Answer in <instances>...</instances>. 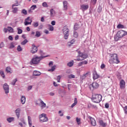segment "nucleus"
Returning a JSON list of instances; mask_svg holds the SVG:
<instances>
[{"mask_svg": "<svg viewBox=\"0 0 127 127\" xmlns=\"http://www.w3.org/2000/svg\"><path fill=\"white\" fill-rule=\"evenodd\" d=\"M80 119H79L78 117L76 118V122L78 125H80L81 123H80Z\"/></svg>", "mask_w": 127, "mask_h": 127, "instance_id": "52", "label": "nucleus"}, {"mask_svg": "<svg viewBox=\"0 0 127 127\" xmlns=\"http://www.w3.org/2000/svg\"><path fill=\"white\" fill-rule=\"evenodd\" d=\"M28 121L29 127H32V121L31 120V117H30V116H28Z\"/></svg>", "mask_w": 127, "mask_h": 127, "instance_id": "21", "label": "nucleus"}, {"mask_svg": "<svg viewBox=\"0 0 127 127\" xmlns=\"http://www.w3.org/2000/svg\"><path fill=\"white\" fill-rule=\"evenodd\" d=\"M80 8L83 10V11H85V10H87L88 8H89V5L88 4H82L80 6Z\"/></svg>", "mask_w": 127, "mask_h": 127, "instance_id": "12", "label": "nucleus"}, {"mask_svg": "<svg viewBox=\"0 0 127 127\" xmlns=\"http://www.w3.org/2000/svg\"><path fill=\"white\" fill-rule=\"evenodd\" d=\"M53 65V62H50L49 64V66H52Z\"/></svg>", "mask_w": 127, "mask_h": 127, "instance_id": "63", "label": "nucleus"}, {"mask_svg": "<svg viewBox=\"0 0 127 127\" xmlns=\"http://www.w3.org/2000/svg\"><path fill=\"white\" fill-rule=\"evenodd\" d=\"M88 119H89L92 126H93V127H96V126L97 125V123H96V120H95V119L91 116H89Z\"/></svg>", "mask_w": 127, "mask_h": 127, "instance_id": "10", "label": "nucleus"}, {"mask_svg": "<svg viewBox=\"0 0 127 127\" xmlns=\"http://www.w3.org/2000/svg\"><path fill=\"white\" fill-rule=\"evenodd\" d=\"M43 6L44 7H48V4H47V3L46 2H44L42 3Z\"/></svg>", "mask_w": 127, "mask_h": 127, "instance_id": "46", "label": "nucleus"}, {"mask_svg": "<svg viewBox=\"0 0 127 127\" xmlns=\"http://www.w3.org/2000/svg\"><path fill=\"white\" fill-rule=\"evenodd\" d=\"M64 39L66 40L68 39V37H69V33L68 32H65L64 33Z\"/></svg>", "mask_w": 127, "mask_h": 127, "instance_id": "27", "label": "nucleus"}, {"mask_svg": "<svg viewBox=\"0 0 127 127\" xmlns=\"http://www.w3.org/2000/svg\"><path fill=\"white\" fill-rule=\"evenodd\" d=\"M25 101H26L25 96H22L21 98V103L22 104V105H24L25 104Z\"/></svg>", "mask_w": 127, "mask_h": 127, "instance_id": "25", "label": "nucleus"}, {"mask_svg": "<svg viewBox=\"0 0 127 127\" xmlns=\"http://www.w3.org/2000/svg\"><path fill=\"white\" fill-rule=\"evenodd\" d=\"M102 98L103 96L101 94H94L92 95L91 100L93 103L99 104L102 101Z\"/></svg>", "mask_w": 127, "mask_h": 127, "instance_id": "2", "label": "nucleus"}, {"mask_svg": "<svg viewBox=\"0 0 127 127\" xmlns=\"http://www.w3.org/2000/svg\"><path fill=\"white\" fill-rule=\"evenodd\" d=\"M39 119L41 123H45V122H48V117H47L46 114L43 113L39 115Z\"/></svg>", "mask_w": 127, "mask_h": 127, "instance_id": "5", "label": "nucleus"}, {"mask_svg": "<svg viewBox=\"0 0 127 127\" xmlns=\"http://www.w3.org/2000/svg\"><path fill=\"white\" fill-rule=\"evenodd\" d=\"M55 13V11L53 9L50 10V15L53 16V15Z\"/></svg>", "mask_w": 127, "mask_h": 127, "instance_id": "35", "label": "nucleus"}, {"mask_svg": "<svg viewBox=\"0 0 127 127\" xmlns=\"http://www.w3.org/2000/svg\"><path fill=\"white\" fill-rule=\"evenodd\" d=\"M63 4H64V8L65 9H67V4H68L67 1H63Z\"/></svg>", "mask_w": 127, "mask_h": 127, "instance_id": "31", "label": "nucleus"}, {"mask_svg": "<svg viewBox=\"0 0 127 127\" xmlns=\"http://www.w3.org/2000/svg\"><path fill=\"white\" fill-rule=\"evenodd\" d=\"M21 110L20 109L18 108L15 111V113L16 114V116L17 118V119H19V117H20V112Z\"/></svg>", "mask_w": 127, "mask_h": 127, "instance_id": "13", "label": "nucleus"}, {"mask_svg": "<svg viewBox=\"0 0 127 127\" xmlns=\"http://www.w3.org/2000/svg\"><path fill=\"white\" fill-rule=\"evenodd\" d=\"M91 2L92 3V4L95 5L96 3H97V0H91Z\"/></svg>", "mask_w": 127, "mask_h": 127, "instance_id": "47", "label": "nucleus"}, {"mask_svg": "<svg viewBox=\"0 0 127 127\" xmlns=\"http://www.w3.org/2000/svg\"><path fill=\"white\" fill-rule=\"evenodd\" d=\"M38 51V49L37 48V47L35 46V44H33L32 46V50H31V53L32 54H35V53H36Z\"/></svg>", "mask_w": 127, "mask_h": 127, "instance_id": "9", "label": "nucleus"}, {"mask_svg": "<svg viewBox=\"0 0 127 127\" xmlns=\"http://www.w3.org/2000/svg\"><path fill=\"white\" fill-rule=\"evenodd\" d=\"M3 31L4 32H7V31H8L9 32H13V29L11 27H8L7 29L6 28H4L3 29Z\"/></svg>", "mask_w": 127, "mask_h": 127, "instance_id": "15", "label": "nucleus"}, {"mask_svg": "<svg viewBox=\"0 0 127 127\" xmlns=\"http://www.w3.org/2000/svg\"><path fill=\"white\" fill-rule=\"evenodd\" d=\"M0 75L3 78V79H4L5 78V75H4V72H3V70H0Z\"/></svg>", "mask_w": 127, "mask_h": 127, "instance_id": "29", "label": "nucleus"}, {"mask_svg": "<svg viewBox=\"0 0 127 127\" xmlns=\"http://www.w3.org/2000/svg\"><path fill=\"white\" fill-rule=\"evenodd\" d=\"M40 103H41V108L42 110H43V109L44 108L46 107V104L45 103H44V102H43V101H42V100H41Z\"/></svg>", "mask_w": 127, "mask_h": 127, "instance_id": "24", "label": "nucleus"}, {"mask_svg": "<svg viewBox=\"0 0 127 127\" xmlns=\"http://www.w3.org/2000/svg\"><path fill=\"white\" fill-rule=\"evenodd\" d=\"M8 39H9V40H11L12 41V40H13V38L12 37V36H9L8 37Z\"/></svg>", "mask_w": 127, "mask_h": 127, "instance_id": "61", "label": "nucleus"}, {"mask_svg": "<svg viewBox=\"0 0 127 127\" xmlns=\"http://www.w3.org/2000/svg\"><path fill=\"white\" fill-rule=\"evenodd\" d=\"M33 76H35L36 77H37V76H40V75H41V72L37 70H35L33 73Z\"/></svg>", "mask_w": 127, "mask_h": 127, "instance_id": "18", "label": "nucleus"}, {"mask_svg": "<svg viewBox=\"0 0 127 127\" xmlns=\"http://www.w3.org/2000/svg\"><path fill=\"white\" fill-rule=\"evenodd\" d=\"M105 67H106V65L104 64H102L101 65V69H104Z\"/></svg>", "mask_w": 127, "mask_h": 127, "instance_id": "58", "label": "nucleus"}, {"mask_svg": "<svg viewBox=\"0 0 127 127\" xmlns=\"http://www.w3.org/2000/svg\"><path fill=\"white\" fill-rule=\"evenodd\" d=\"M67 45L68 47H71V46H72V44H71V43L70 42H68Z\"/></svg>", "mask_w": 127, "mask_h": 127, "instance_id": "56", "label": "nucleus"}, {"mask_svg": "<svg viewBox=\"0 0 127 127\" xmlns=\"http://www.w3.org/2000/svg\"><path fill=\"white\" fill-rule=\"evenodd\" d=\"M75 30H78L79 29V24L78 23H75L74 25Z\"/></svg>", "mask_w": 127, "mask_h": 127, "instance_id": "38", "label": "nucleus"}, {"mask_svg": "<svg viewBox=\"0 0 127 127\" xmlns=\"http://www.w3.org/2000/svg\"><path fill=\"white\" fill-rule=\"evenodd\" d=\"M110 60L112 63H115L116 64H119L120 63V60H119V57L117 54H110Z\"/></svg>", "mask_w": 127, "mask_h": 127, "instance_id": "3", "label": "nucleus"}, {"mask_svg": "<svg viewBox=\"0 0 127 127\" xmlns=\"http://www.w3.org/2000/svg\"><path fill=\"white\" fill-rule=\"evenodd\" d=\"M86 77H88V73H86L83 74V75H81V79L82 80H84V79L86 78Z\"/></svg>", "mask_w": 127, "mask_h": 127, "instance_id": "32", "label": "nucleus"}, {"mask_svg": "<svg viewBox=\"0 0 127 127\" xmlns=\"http://www.w3.org/2000/svg\"><path fill=\"white\" fill-rule=\"evenodd\" d=\"M35 8H36V5H34L31 6L30 9L32 10H34V9H35Z\"/></svg>", "mask_w": 127, "mask_h": 127, "instance_id": "48", "label": "nucleus"}, {"mask_svg": "<svg viewBox=\"0 0 127 127\" xmlns=\"http://www.w3.org/2000/svg\"><path fill=\"white\" fill-rule=\"evenodd\" d=\"M120 86L121 89H124L126 86V82H125L124 80H121L120 82Z\"/></svg>", "mask_w": 127, "mask_h": 127, "instance_id": "14", "label": "nucleus"}, {"mask_svg": "<svg viewBox=\"0 0 127 127\" xmlns=\"http://www.w3.org/2000/svg\"><path fill=\"white\" fill-rule=\"evenodd\" d=\"M105 107L106 109H109V108L110 107V105L109 104V103H106Z\"/></svg>", "mask_w": 127, "mask_h": 127, "instance_id": "53", "label": "nucleus"}, {"mask_svg": "<svg viewBox=\"0 0 127 127\" xmlns=\"http://www.w3.org/2000/svg\"><path fill=\"white\" fill-rule=\"evenodd\" d=\"M68 78H69V79H73L75 78V75H73V74H70L68 75Z\"/></svg>", "mask_w": 127, "mask_h": 127, "instance_id": "37", "label": "nucleus"}, {"mask_svg": "<svg viewBox=\"0 0 127 127\" xmlns=\"http://www.w3.org/2000/svg\"><path fill=\"white\" fill-rule=\"evenodd\" d=\"M78 54L79 56V60H84L88 58V55L87 54H84L80 51L78 52Z\"/></svg>", "mask_w": 127, "mask_h": 127, "instance_id": "7", "label": "nucleus"}, {"mask_svg": "<svg viewBox=\"0 0 127 127\" xmlns=\"http://www.w3.org/2000/svg\"><path fill=\"white\" fill-rule=\"evenodd\" d=\"M17 11H18V8L15 7L14 5H12V12L13 13H17Z\"/></svg>", "mask_w": 127, "mask_h": 127, "instance_id": "16", "label": "nucleus"}, {"mask_svg": "<svg viewBox=\"0 0 127 127\" xmlns=\"http://www.w3.org/2000/svg\"><path fill=\"white\" fill-rule=\"evenodd\" d=\"M9 48H10V49H12V48H14V43L11 42L10 44Z\"/></svg>", "mask_w": 127, "mask_h": 127, "instance_id": "36", "label": "nucleus"}, {"mask_svg": "<svg viewBox=\"0 0 127 127\" xmlns=\"http://www.w3.org/2000/svg\"><path fill=\"white\" fill-rule=\"evenodd\" d=\"M87 107L88 109H90L91 108L92 109H97V106L95 105H94L91 103H88L87 105Z\"/></svg>", "mask_w": 127, "mask_h": 127, "instance_id": "23", "label": "nucleus"}, {"mask_svg": "<svg viewBox=\"0 0 127 127\" xmlns=\"http://www.w3.org/2000/svg\"><path fill=\"white\" fill-rule=\"evenodd\" d=\"M122 108L124 111L125 114H126V115H127V106H125V107H122Z\"/></svg>", "mask_w": 127, "mask_h": 127, "instance_id": "41", "label": "nucleus"}, {"mask_svg": "<svg viewBox=\"0 0 127 127\" xmlns=\"http://www.w3.org/2000/svg\"><path fill=\"white\" fill-rule=\"evenodd\" d=\"M99 125H100V126H101V127H107V123H104V121H103V120L99 121Z\"/></svg>", "mask_w": 127, "mask_h": 127, "instance_id": "22", "label": "nucleus"}, {"mask_svg": "<svg viewBox=\"0 0 127 127\" xmlns=\"http://www.w3.org/2000/svg\"><path fill=\"white\" fill-rule=\"evenodd\" d=\"M3 89L5 92V94H6V95L9 93V85L7 83H4L3 85Z\"/></svg>", "mask_w": 127, "mask_h": 127, "instance_id": "8", "label": "nucleus"}, {"mask_svg": "<svg viewBox=\"0 0 127 127\" xmlns=\"http://www.w3.org/2000/svg\"><path fill=\"white\" fill-rule=\"evenodd\" d=\"M81 62L82 63V65H86V64H88V61H84Z\"/></svg>", "mask_w": 127, "mask_h": 127, "instance_id": "51", "label": "nucleus"}, {"mask_svg": "<svg viewBox=\"0 0 127 127\" xmlns=\"http://www.w3.org/2000/svg\"><path fill=\"white\" fill-rule=\"evenodd\" d=\"M56 67V65L52 66V68L48 70L49 72H54V71L55 70Z\"/></svg>", "mask_w": 127, "mask_h": 127, "instance_id": "33", "label": "nucleus"}, {"mask_svg": "<svg viewBox=\"0 0 127 127\" xmlns=\"http://www.w3.org/2000/svg\"><path fill=\"white\" fill-rule=\"evenodd\" d=\"M4 46V45L3 44V42H1L0 44V48H2Z\"/></svg>", "mask_w": 127, "mask_h": 127, "instance_id": "57", "label": "nucleus"}, {"mask_svg": "<svg viewBox=\"0 0 127 127\" xmlns=\"http://www.w3.org/2000/svg\"><path fill=\"white\" fill-rule=\"evenodd\" d=\"M31 22H32V19H30V17H28L25 20L24 24L25 25H29V24H31Z\"/></svg>", "mask_w": 127, "mask_h": 127, "instance_id": "11", "label": "nucleus"}, {"mask_svg": "<svg viewBox=\"0 0 127 127\" xmlns=\"http://www.w3.org/2000/svg\"><path fill=\"white\" fill-rule=\"evenodd\" d=\"M52 25H55L56 24V22L55 21H52L51 22Z\"/></svg>", "mask_w": 127, "mask_h": 127, "instance_id": "60", "label": "nucleus"}, {"mask_svg": "<svg viewBox=\"0 0 127 127\" xmlns=\"http://www.w3.org/2000/svg\"><path fill=\"white\" fill-rule=\"evenodd\" d=\"M28 42V41L27 40L25 39L23 42L21 43V45H25V44Z\"/></svg>", "mask_w": 127, "mask_h": 127, "instance_id": "40", "label": "nucleus"}, {"mask_svg": "<svg viewBox=\"0 0 127 127\" xmlns=\"http://www.w3.org/2000/svg\"><path fill=\"white\" fill-rule=\"evenodd\" d=\"M67 66L68 67H72L73 65H74V61H71L69 62H68L67 64Z\"/></svg>", "mask_w": 127, "mask_h": 127, "instance_id": "28", "label": "nucleus"}, {"mask_svg": "<svg viewBox=\"0 0 127 127\" xmlns=\"http://www.w3.org/2000/svg\"><path fill=\"white\" fill-rule=\"evenodd\" d=\"M31 89H32V85H30L28 87V91H30V90H31Z\"/></svg>", "mask_w": 127, "mask_h": 127, "instance_id": "59", "label": "nucleus"}, {"mask_svg": "<svg viewBox=\"0 0 127 127\" xmlns=\"http://www.w3.org/2000/svg\"><path fill=\"white\" fill-rule=\"evenodd\" d=\"M12 5H14L15 6H18V5H19V4L18 3V1L16 0L15 3L14 4H13Z\"/></svg>", "mask_w": 127, "mask_h": 127, "instance_id": "49", "label": "nucleus"}, {"mask_svg": "<svg viewBox=\"0 0 127 127\" xmlns=\"http://www.w3.org/2000/svg\"><path fill=\"white\" fill-rule=\"evenodd\" d=\"M127 35V32L122 33V32H118L116 35L114 36V39L115 41H119L121 38H123L124 36Z\"/></svg>", "mask_w": 127, "mask_h": 127, "instance_id": "4", "label": "nucleus"}, {"mask_svg": "<svg viewBox=\"0 0 127 127\" xmlns=\"http://www.w3.org/2000/svg\"><path fill=\"white\" fill-rule=\"evenodd\" d=\"M63 32H69V30L68 28V26L65 25L63 28Z\"/></svg>", "mask_w": 127, "mask_h": 127, "instance_id": "19", "label": "nucleus"}, {"mask_svg": "<svg viewBox=\"0 0 127 127\" xmlns=\"http://www.w3.org/2000/svg\"><path fill=\"white\" fill-rule=\"evenodd\" d=\"M17 50L19 52L22 51V48L20 47V45L18 46L17 47Z\"/></svg>", "mask_w": 127, "mask_h": 127, "instance_id": "45", "label": "nucleus"}, {"mask_svg": "<svg viewBox=\"0 0 127 127\" xmlns=\"http://www.w3.org/2000/svg\"><path fill=\"white\" fill-rule=\"evenodd\" d=\"M49 30L50 31H53V30H54V27H53L52 25H50L49 27Z\"/></svg>", "mask_w": 127, "mask_h": 127, "instance_id": "43", "label": "nucleus"}, {"mask_svg": "<svg viewBox=\"0 0 127 127\" xmlns=\"http://www.w3.org/2000/svg\"><path fill=\"white\" fill-rule=\"evenodd\" d=\"M49 56H50L49 55H47L46 56H41V57H38L36 56L32 59V60L31 61V63L35 65L39 64V63H40V61H41L42 59H44V58H46V57H49Z\"/></svg>", "mask_w": 127, "mask_h": 127, "instance_id": "1", "label": "nucleus"}, {"mask_svg": "<svg viewBox=\"0 0 127 127\" xmlns=\"http://www.w3.org/2000/svg\"><path fill=\"white\" fill-rule=\"evenodd\" d=\"M21 121L22 122V124H23V125H26V123H25V121H24V120H21Z\"/></svg>", "mask_w": 127, "mask_h": 127, "instance_id": "62", "label": "nucleus"}, {"mask_svg": "<svg viewBox=\"0 0 127 127\" xmlns=\"http://www.w3.org/2000/svg\"><path fill=\"white\" fill-rule=\"evenodd\" d=\"M21 13H23L24 15H26L27 14V11L24 9L22 10Z\"/></svg>", "mask_w": 127, "mask_h": 127, "instance_id": "42", "label": "nucleus"}, {"mask_svg": "<svg viewBox=\"0 0 127 127\" xmlns=\"http://www.w3.org/2000/svg\"><path fill=\"white\" fill-rule=\"evenodd\" d=\"M100 76L97 73V72L95 71L93 73V78L94 80H97V79H98V78Z\"/></svg>", "mask_w": 127, "mask_h": 127, "instance_id": "17", "label": "nucleus"}, {"mask_svg": "<svg viewBox=\"0 0 127 127\" xmlns=\"http://www.w3.org/2000/svg\"><path fill=\"white\" fill-rule=\"evenodd\" d=\"M117 27V28H118V29H121L125 28V26H124L122 24H119L118 25Z\"/></svg>", "mask_w": 127, "mask_h": 127, "instance_id": "30", "label": "nucleus"}, {"mask_svg": "<svg viewBox=\"0 0 127 127\" xmlns=\"http://www.w3.org/2000/svg\"><path fill=\"white\" fill-rule=\"evenodd\" d=\"M38 25H39L38 22H35L33 24V26H34V27H37V26H38Z\"/></svg>", "mask_w": 127, "mask_h": 127, "instance_id": "44", "label": "nucleus"}, {"mask_svg": "<svg viewBox=\"0 0 127 127\" xmlns=\"http://www.w3.org/2000/svg\"><path fill=\"white\" fill-rule=\"evenodd\" d=\"M5 70L7 73H10L11 74V72H10V67L9 66L7 67Z\"/></svg>", "mask_w": 127, "mask_h": 127, "instance_id": "39", "label": "nucleus"}, {"mask_svg": "<svg viewBox=\"0 0 127 127\" xmlns=\"http://www.w3.org/2000/svg\"><path fill=\"white\" fill-rule=\"evenodd\" d=\"M66 73H67V74H70V73H71V69H67L66 70Z\"/></svg>", "mask_w": 127, "mask_h": 127, "instance_id": "64", "label": "nucleus"}, {"mask_svg": "<svg viewBox=\"0 0 127 127\" xmlns=\"http://www.w3.org/2000/svg\"><path fill=\"white\" fill-rule=\"evenodd\" d=\"M99 83L96 82H94L89 85V88L91 91H94L95 89H98L99 88Z\"/></svg>", "mask_w": 127, "mask_h": 127, "instance_id": "6", "label": "nucleus"}, {"mask_svg": "<svg viewBox=\"0 0 127 127\" xmlns=\"http://www.w3.org/2000/svg\"><path fill=\"white\" fill-rule=\"evenodd\" d=\"M41 35V34H40V32H36V36L37 37H39Z\"/></svg>", "mask_w": 127, "mask_h": 127, "instance_id": "55", "label": "nucleus"}, {"mask_svg": "<svg viewBox=\"0 0 127 127\" xmlns=\"http://www.w3.org/2000/svg\"><path fill=\"white\" fill-rule=\"evenodd\" d=\"M74 103H73L71 106V108H74V107H75V105H77V104H78V100H77V98H74Z\"/></svg>", "mask_w": 127, "mask_h": 127, "instance_id": "26", "label": "nucleus"}, {"mask_svg": "<svg viewBox=\"0 0 127 127\" xmlns=\"http://www.w3.org/2000/svg\"><path fill=\"white\" fill-rule=\"evenodd\" d=\"M75 41L76 40L75 39H72L70 41H69V42L71 43V44H74Z\"/></svg>", "mask_w": 127, "mask_h": 127, "instance_id": "54", "label": "nucleus"}, {"mask_svg": "<svg viewBox=\"0 0 127 127\" xmlns=\"http://www.w3.org/2000/svg\"><path fill=\"white\" fill-rule=\"evenodd\" d=\"M73 36L75 38H77V37H78V32H74L73 33Z\"/></svg>", "mask_w": 127, "mask_h": 127, "instance_id": "50", "label": "nucleus"}, {"mask_svg": "<svg viewBox=\"0 0 127 127\" xmlns=\"http://www.w3.org/2000/svg\"><path fill=\"white\" fill-rule=\"evenodd\" d=\"M16 82H17V78H15L14 79L12 82L11 83V85H12V86H14V85H15V83H16Z\"/></svg>", "mask_w": 127, "mask_h": 127, "instance_id": "34", "label": "nucleus"}, {"mask_svg": "<svg viewBox=\"0 0 127 127\" xmlns=\"http://www.w3.org/2000/svg\"><path fill=\"white\" fill-rule=\"evenodd\" d=\"M7 122L9 123V124H10V123H12V122H14V117H9L6 119Z\"/></svg>", "mask_w": 127, "mask_h": 127, "instance_id": "20", "label": "nucleus"}]
</instances>
